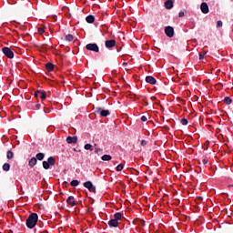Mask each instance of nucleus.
Returning <instances> with one entry per match:
<instances>
[{"label":"nucleus","mask_w":233,"mask_h":233,"mask_svg":"<svg viewBox=\"0 0 233 233\" xmlns=\"http://www.w3.org/2000/svg\"><path fill=\"white\" fill-rule=\"evenodd\" d=\"M70 185H71V187H78L79 181L78 180H72Z\"/></svg>","instance_id":"nucleus-29"},{"label":"nucleus","mask_w":233,"mask_h":233,"mask_svg":"<svg viewBox=\"0 0 233 233\" xmlns=\"http://www.w3.org/2000/svg\"><path fill=\"white\" fill-rule=\"evenodd\" d=\"M86 50H89L90 52H96L97 54V52H99V46H97V44L93 43V44H87L86 46Z\"/></svg>","instance_id":"nucleus-5"},{"label":"nucleus","mask_w":233,"mask_h":233,"mask_svg":"<svg viewBox=\"0 0 233 233\" xmlns=\"http://www.w3.org/2000/svg\"><path fill=\"white\" fill-rule=\"evenodd\" d=\"M3 170H4V172H8V170H10V164L9 163H5L3 165Z\"/></svg>","instance_id":"nucleus-23"},{"label":"nucleus","mask_w":233,"mask_h":233,"mask_svg":"<svg viewBox=\"0 0 233 233\" xmlns=\"http://www.w3.org/2000/svg\"><path fill=\"white\" fill-rule=\"evenodd\" d=\"M221 26H223V22L221 20H218L217 22V28H221Z\"/></svg>","instance_id":"nucleus-32"},{"label":"nucleus","mask_w":233,"mask_h":233,"mask_svg":"<svg viewBox=\"0 0 233 233\" xmlns=\"http://www.w3.org/2000/svg\"><path fill=\"white\" fill-rule=\"evenodd\" d=\"M46 68L47 72H54V64L52 62H48L46 64Z\"/></svg>","instance_id":"nucleus-16"},{"label":"nucleus","mask_w":233,"mask_h":233,"mask_svg":"<svg viewBox=\"0 0 233 233\" xmlns=\"http://www.w3.org/2000/svg\"><path fill=\"white\" fill-rule=\"evenodd\" d=\"M6 157H7V159H13L14 158V152H12L11 150H8L7 154H6Z\"/></svg>","instance_id":"nucleus-24"},{"label":"nucleus","mask_w":233,"mask_h":233,"mask_svg":"<svg viewBox=\"0 0 233 233\" xmlns=\"http://www.w3.org/2000/svg\"><path fill=\"white\" fill-rule=\"evenodd\" d=\"M202 163H203V165H208V157L203 158Z\"/></svg>","instance_id":"nucleus-34"},{"label":"nucleus","mask_w":233,"mask_h":233,"mask_svg":"<svg viewBox=\"0 0 233 233\" xmlns=\"http://www.w3.org/2000/svg\"><path fill=\"white\" fill-rule=\"evenodd\" d=\"M146 82H147L149 85H156V83H157L156 78L152 76H146Z\"/></svg>","instance_id":"nucleus-14"},{"label":"nucleus","mask_w":233,"mask_h":233,"mask_svg":"<svg viewBox=\"0 0 233 233\" xmlns=\"http://www.w3.org/2000/svg\"><path fill=\"white\" fill-rule=\"evenodd\" d=\"M37 32H38V34H40V35H43V34H45V28H43V27H38V28H37Z\"/></svg>","instance_id":"nucleus-31"},{"label":"nucleus","mask_w":233,"mask_h":233,"mask_svg":"<svg viewBox=\"0 0 233 233\" xmlns=\"http://www.w3.org/2000/svg\"><path fill=\"white\" fill-rule=\"evenodd\" d=\"M107 225L111 228H117V227H119V222H117L116 219L112 218L107 222Z\"/></svg>","instance_id":"nucleus-12"},{"label":"nucleus","mask_w":233,"mask_h":233,"mask_svg":"<svg viewBox=\"0 0 233 233\" xmlns=\"http://www.w3.org/2000/svg\"><path fill=\"white\" fill-rule=\"evenodd\" d=\"M140 145H141L142 147H146V145H147V140H141Z\"/></svg>","instance_id":"nucleus-38"},{"label":"nucleus","mask_w":233,"mask_h":233,"mask_svg":"<svg viewBox=\"0 0 233 233\" xmlns=\"http://www.w3.org/2000/svg\"><path fill=\"white\" fill-rule=\"evenodd\" d=\"M36 161H43L45 159V153H37L35 156Z\"/></svg>","instance_id":"nucleus-19"},{"label":"nucleus","mask_w":233,"mask_h":233,"mask_svg":"<svg viewBox=\"0 0 233 233\" xmlns=\"http://www.w3.org/2000/svg\"><path fill=\"white\" fill-rule=\"evenodd\" d=\"M42 165L45 170H48L50 167H54L56 165V158H54V157H49L47 161H43Z\"/></svg>","instance_id":"nucleus-2"},{"label":"nucleus","mask_w":233,"mask_h":233,"mask_svg":"<svg viewBox=\"0 0 233 233\" xmlns=\"http://www.w3.org/2000/svg\"><path fill=\"white\" fill-rule=\"evenodd\" d=\"M85 150H94L91 144H86L84 146Z\"/></svg>","instance_id":"nucleus-27"},{"label":"nucleus","mask_w":233,"mask_h":233,"mask_svg":"<svg viewBox=\"0 0 233 233\" xmlns=\"http://www.w3.org/2000/svg\"><path fill=\"white\" fill-rule=\"evenodd\" d=\"M105 46L106 48H114V46H116V40L114 39L106 40L105 42Z\"/></svg>","instance_id":"nucleus-10"},{"label":"nucleus","mask_w":233,"mask_h":233,"mask_svg":"<svg viewBox=\"0 0 233 233\" xmlns=\"http://www.w3.org/2000/svg\"><path fill=\"white\" fill-rule=\"evenodd\" d=\"M40 96H41V91H36L35 93V97H40Z\"/></svg>","instance_id":"nucleus-35"},{"label":"nucleus","mask_w":233,"mask_h":233,"mask_svg":"<svg viewBox=\"0 0 233 233\" xmlns=\"http://www.w3.org/2000/svg\"><path fill=\"white\" fill-rule=\"evenodd\" d=\"M124 167H125V165L119 164L116 166V172H121V170H123Z\"/></svg>","instance_id":"nucleus-26"},{"label":"nucleus","mask_w":233,"mask_h":233,"mask_svg":"<svg viewBox=\"0 0 233 233\" xmlns=\"http://www.w3.org/2000/svg\"><path fill=\"white\" fill-rule=\"evenodd\" d=\"M164 6L167 10H172L174 8V2L172 0H167L164 3Z\"/></svg>","instance_id":"nucleus-11"},{"label":"nucleus","mask_w":233,"mask_h":233,"mask_svg":"<svg viewBox=\"0 0 233 233\" xmlns=\"http://www.w3.org/2000/svg\"><path fill=\"white\" fill-rule=\"evenodd\" d=\"M66 203L67 205H69L70 207H76L77 206V201H76V198H74V196H69L66 199Z\"/></svg>","instance_id":"nucleus-8"},{"label":"nucleus","mask_w":233,"mask_h":233,"mask_svg":"<svg viewBox=\"0 0 233 233\" xmlns=\"http://www.w3.org/2000/svg\"><path fill=\"white\" fill-rule=\"evenodd\" d=\"M114 219H116L117 222L121 221V219H123V214L120 212L115 213Z\"/></svg>","instance_id":"nucleus-17"},{"label":"nucleus","mask_w":233,"mask_h":233,"mask_svg":"<svg viewBox=\"0 0 233 233\" xmlns=\"http://www.w3.org/2000/svg\"><path fill=\"white\" fill-rule=\"evenodd\" d=\"M122 65H123V66H127V65H128V63L124 62Z\"/></svg>","instance_id":"nucleus-40"},{"label":"nucleus","mask_w":233,"mask_h":233,"mask_svg":"<svg viewBox=\"0 0 233 233\" xmlns=\"http://www.w3.org/2000/svg\"><path fill=\"white\" fill-rule=\"evenodd\" d=\"M198 57H199V61H203L205 59V55L199 53Z\"/></svg>","instance_id":"nucleus-33"},{"label":"nucleus","mask_w":233,"mask_h":233,"mask_svg":"<svg viewBox=\"0 0 233 233\" xmlns=\"http://www.w3.org/2000/svg\"><path fill=\"white\" fill-rule=\"evenodd\" d=\"M86 23L92 24L94 21H96V16L89 15L86 17Z\"/></svg>","instance_id":"nucleus-18"},{"label":"nucleus","mask_w":233,"mask_h":233,"mask_svg":"<svg viewBox=\"0 0 233 233\" xmlns=\"http://www.w3.org/2000/svg\"><path fill=\"white\" fill-rule=\"evenodd\" d=\"M140 119H141V121H142L143 123H145V122L147 121V116H142Z\"/></svg>","instance_id":"nucleus-36"},{"label":"nucleus","mask_w":233,"mask_h":233,"mask_svg":"<svg viewBox=\"0 0 233 233\" xmlns=\"http://www.w3.org/2000/svg\"><path fill=\"white\" fill-rule=\"evenodd\" d=\"M99 152H101V148L96 147L95 148V154H98Z\"/></svg>","instance_id":"nucleus-39"},{"label":"nucleus","mask_w":233,"mask_h":233,"mask_svg":"<svg viewBox=\"0 0 233 233\" xmlns=\"http://www.w3.org/2000/svg\"><path fill=\"white\" fill-rule=\"evenodd\" d=\"M96 114H99L101 117H108L110 116V111L108 109H104L103 107H96Z\"/></svg>","instance_id":"nucleus-4"},{"label":"nucleus","mask_w":233,"mask_h":233,"mask_svg":"<svg viewBox=\"0 0 233 233\" xmlns=\"http://www.w3.org/2000/svg\"><path fill=\"white\" fill-rule=\"evenodd\" d=\"M85 188H87L89 192H92L93 194H96V186L92 183V181H86L84 183Z\"/></svg>","instance_id":"nucleus-6"},{"label":"nucleus","mask_w":233,"mask_h":233,"mask_svg":"<svg viewBox=\"0 0 233 233\" xmlns=\"http://www.w3.org/2000/svg\"><path fill=\"white\" fill-rule=\"evenodd\" d=\"M224 103L225 105H232V98H230V96H226L224 98Z\"/></svg>","instance_id":"nucleus-22"},{"label":"nucleus","mask_w":233,"mask_h":233,"mask_svg":"<svg viewBox=\"0 0 233 233\" xmlns=\"http://www.w3.org/2000/svg\"><path fill=\"white\" fill-rule=\"evenodd\" d=\"M30 106H28V108H30L31 110H39V108H41V104H36L34 107V104H30Z\"/></svg>","instance_id":"nucleus-20"},{"label":"nucleus","mask_w":233,"mask_h":233,"mask_svg":"<svg viewBox=\"0 0 233 233\" xmlns=\"http://www.w3.org/2000/svg\"><path fill=\"white\" fill-rule=\"evenodd\" d=\"M165 34L167 37H174V27L172 26H166Z\"/></svg>","instance_id":"nucleus-7"},{"label":"nucleus","mask_w":233,"mask_h":233,"mask_svg":"<svg viewBox=\"0 0 233 233\" xmlns=\"http://www.w3.org/2000/svg\"><path fill=\"white\" fill-rule=\"evenodd\" d=\"M181 125L187 126L188 125V120L187 118H182L180 120Z\"/></svg>","instance_id":"nucleus-30"},{"label":"nucleus","mask_w":233,"mask_h":233,"mask_svg":"<svg viewBox=\"0 0 233 233\" xmlns=\"http://www.w3.org/2000/svg\"><path fill=\"white\" fill-rule=\"evenodd\" d=\"M178 17H185V12L180 11L178 14Z\"/></svg>","instance_id":"nucleus-37"},{"label":"nucleus","mask_w":233,"mask_h":233,"mask_svg":"<svg viewBox=\"0 0 233 233\" xmlns=\"http://www.w3.org/2000/svg\"><path fill=\"white\" fill-rule=\"evenodd\" d=\"M38 219H39V216L37 215V213L30 214L25 220V225L27 228H30V229L35 228V225H37Z\"/></svg>","instance_id":"nucleus-1"},{"label":"nucleus","mask_w":233,"mask_h":233,"mask_svg":"<svg viewBox=\"0 0 233 233\" xmlns=\"http://www.w3.org/2000/svg\"><path fill=\"white\" fill-rule=\"evenodd\" d=\"M28 165L31 168H34L35 166L37 165V158L36 157H32L29 161H28Z\"/></svg>","instance_id":"nucleus-15"},{"label":"nucleus","mask_w":233,"mask_h":233,"mask_svg":"<svg viewBox=\"0 0 233 233\" xmlns=\"http://www.w3.org/2000/svg\"><path fill=\"white\" fill-rule=\"evenodd\" d=\"M66 41H68L69 43L74 41V35H66Z\"/></svg>","instance_id":"nucleus-25"},{"label":"nucleus","mask_w":233,"mask_h":233,"mask_svg":"<svg viewBox=\"0 0 233 233\" xmlns=\"http://www.w3.org/2000/svg\"><path fill=\"white\" fill-rule=\"evenodd\" d=\"M230 187H233V185H230Z\"/></svg>","instance_id":"nucleus-42"},{"label":"nucleus","mask_w":233,"mask_h":233,"mask_svg":"<svg viewBox=\"0 0 233 233\" xmlns=\"http://www.w3.org/2000/svg\"><path fill=\"white\" fill-rule=\"evenodd\" d=\"M2 52L4 56H5V57H7L8 59H14V51H12L10 47H6V46L3 47Z\"/></svg>","instance_id":"nucleus-3"},{"label":"nucleus","mask_w":233,"mask_h":233,"mask_svg":"<svg viewBox=\"0 0 233 233\" xmlns=\"http://www.w3.org/2000/svg\"><path fill=\"white\" fill-rule=\"evenodd\" d=\"M66 143H68V145H76V143H77V137H67Z\"/></svg>","instance_id":"nucleus-13"},{"label":"nucleus","mask_w":233,"mask_h":233,"mask_svg":"<svg viewBox=\"0 0 233 233\" xmlns=\"http://www.w3.org/2000/svg\"><path fill=\"white\" fill-rule=\"evenodd\" d=\"M40 99H42V101H45V99H46V93L45 92H40Z\"/></svg>","instance_id":"nucleus-28"},{"label":"nucleus","mask_w":233,"mask_h":233,"mask_svg":"<svg viewBox=\"0 0 233 233\" xmlns=\"http://www.w3.org/2000/svg\"><path fill=\"white\" fill-rule=\"evenodd\" d=\"M200 10H201L202 14H208V12H209L208 4H207V2H203L200 5Z\"/></svg>","instance_id":"nucleus-9"},{"label":"nucleus","mask_w":233,"mask_h":233,"mask_svg":"<svg viewBox=\"0 0 233 233\" xmlns=\"http://www.w3.org/2000/svg\"><path fill=\"white\" fill-rule=\"evenodd\" d=\"M102 161H111L112 160V156L110 155H104L101 157Z\"/></svg>","instance_id":"nucleus-21"},{"label":"nucleus","mask_w":233,"mask_h":233,"mask_svg":"<svg viewBox=\"0 0 233 233\" xmlns=\"http://www.w3.org/2000/svg\"><path fill=\"white\" fill-rule=\"evenodd\" d=\"M44 113H45V114H47L48 112H46V110L44 109Z\"/></svg>","instance_id":"nucleus-41"}]
</instances>
